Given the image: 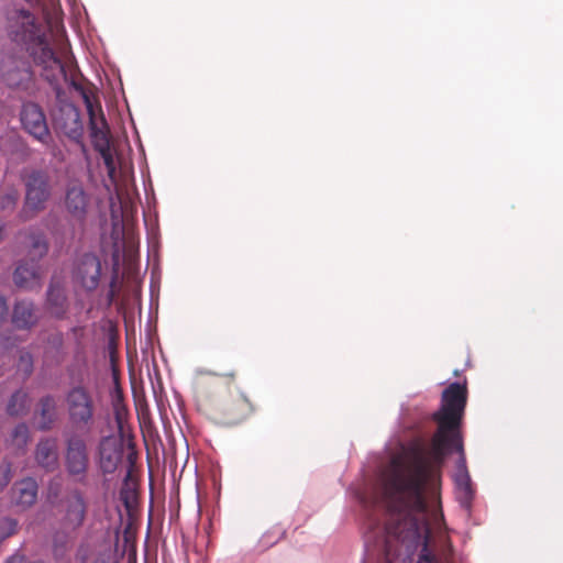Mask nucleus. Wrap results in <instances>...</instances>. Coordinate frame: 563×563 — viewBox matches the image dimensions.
Wrapping results in <instances>:
<instances>
[{
    "mask_svg": "<svg viewBox=\"0 0 563 563\" xmlns=\"http://www.w3.org/2000/svg\"><path fill=\"white\" fill-rule=\"evenodd\" d=\"M459 453L454 476L470 475L463 448L459 441L448 439L439 450L431 439L430 448L420 442L412 443L404 454L394 455L383 473L384 504V554L388 563L406 552L424 544L430 534L428 505L424 487L438 476L445 456Z\"/></svg>",
    "mask_w": 563,
    "mask_h": 563,
    "instance_id": "nucleus-1",
    "label": "nucleus"
},
{
    "mask_svg": "<svg viewBox=\"0 0 563 563\" xmlns=\"http://www.w3.org/2000/svg\"><path fill=\"white\" fill-rule=\"evenodd\" d=\"M8 34L12 42L25 48L34 63L44 68L56 67L64 73V65L47 40V27L33 13L14 9L8 13Z\"/></svg>",
    "mask_w": 563,
    "mask_h": 563,
    "instance_id": "nucleus-2",
    "label": "nucleus"
},
{
    "mask_svg": "<svg viewBox=\"0 0 563 563\" xmlns=\"http://www.w3.org/2000/svg\"><path fill=\"white\" fill-rule=\"evenodd\" d=\"M467 395L466 382L463 384L451 383L442 391L441 406L432 416L438 424V429L432 437L437 450L448 439L459 441V435L462 434L461 426L467 404Z\"/></svg>",
    "mask_w": 563,
    "mask_h": 563,
    "instance_id": "nucleus-3",
    "label": "nucleus"
},
{
    "mask_svg": "<svg viewBox=\"0 0 563 563\" xmlns=\"http://www.w3.org/2000/svg\"><path fill=\"white\" fill-rule=\"evenodd\" d=\"M22 180L25 187V198L19 218L21 221H29L46 209L53 187L48 173L42 169L25 173Z\"/></svg>",
    "mask_w": 563,
    "mask_h": 563,
    "instance_id": "nucleus-4",
    "label": "nucleus"
},
{
    "mask_svg": "<svg viewBox=\"0 0 563 563\" xmlns=\"http://www.w3.org/2000/svg\"><path fill=\"white\" fill-rule=\"evenodd\" d=\"M207 415L218 423L234 426L245 420L253 406L243 394L216 395L203 402Z\"/></svg>",
    "mask_w": 563,
    "mask_h": 563,
    "instance_id": "nucleus-5",
    "label": "nucleus"
},
{
    "mask_svg": "<svg viewBox=\"0 0 563 563\" xmlns=\"http://www.w3.org/2000/svg\"><path fill=\"white\" fill-rule=\"evenodd\" d=\"M26 238L31 242V249L29 250L30 260L19 263L14 271L13 279L18 287L33 289L41 285L42 272L38 262L47 254L48 242L43 232L35 230H29Z\"/></svg>",
    "mask_w": 563,
    "mask_h": 563,
    "instance_id": "nucleus-6",
    "label": "nucleus"
},
{
    "mask_svg": "<svg viewBox=\"0 0 563 563\" xmlns=\"http://www.w3.org/2000/svg\"><path fill=\"white\" fill-rule=\"evenodd\" d=\"M68 420L78 430L90 431L95 423L96 404L90 389L78 384L65 394Z\"/></svg>",
    "mask_w": 563,
    "mask_h": 563,
    "instance_id": "nucleus-7",
    "label": "nucleus"
},
{
    "mask_svg": "<svg viewBox=\"0 0 563 563\" xmlns=\"http://www.w3.org/2000/svg\"><path fill=\"white\" fill-rule=\"evenodd\" d=\"M85 102L89 115V129L93 148L100 154L109 178L114 181L117 166L111 150L110 131L107 120L100 106H98L99 114H97L88 97H85Z\"/></svg>",
    "mask_w": 563,
    "mask_h": 563,
    "instance_id": "nucleus-8",
    "label": "nucleus"
},
{
    "mask_svg": "<svg viewBox=\"0 0 563 563\" xmlns=\"http://www.w3.org/2000/svg\"><path fill=\"white\" fill-rule=\"evenodd\" d=\"M64 466L66 473L78 483H84L90 467L87 440L78 433L64 434Z\"/></svg>",
    "mask_w": 563,
    "mask_h": 563,
    "instance_id": "nucleus-9",
    "label": "nucleus"
},
{
    "mask_svg": "<svg viewBox=\"0 0 563 563\" xmlns=\"http://www.w3.org/2000/svg\"><path fill=\"white\" fill-rule=\"evenodd\" d=\"M88 507L84 493L79 489H74L62 501L59 527L75 532L79 530L87 519Z\"/></svg>",
    "mask_w": 563,
    "mask_h": 563,
    "instance_id": "nucleus-10",
    "label": "nucleus"
},
{
    "mask_svg": "<svg viewBox=\"0 0 563 563\" xmlns=\"http://www.w3.org/2000/svg\"><path fill=\"white\" fill-rule=\"evenodd\" d=\"M20 120L23 129L35 140L47 144L51 133L42 108L34 102H25L22 106Z\"/></svg>",
    "mask_w": 563,
    "mask_h": 563,
    "instance_id": "nucleus-11",
    "label": "nucleus"
},
{
    "mask_svg": "<svg viewBox=\"0 0 563 563\" xmlns=\"http://www.w3.org/2000/svg\"><path fill=\"white\" fill-rule=\"evenodd\" d=\"M55 128L73 141H79L84 134L80 112L73 103H62L53 114Z\"/></svg>",
    "mask_w": 563,
    "mask_h": 563,
    "instance_id": "nucleus-12",
    "label": "nucleus"
},
{
    "mask_svg": "<svg viewBox=\"0 0 563 563\" xmlns=\"http://www.w3.org/2000/svg\"><path fill=\"white\" fill-rule=\"evenodd\" d=\"M1 76L7 86L13 89L29 91L34 86L33 71L24 60H7L2 65Z\"/></svg>",
    "mask_w": 563,
    "mask_h": 563,
    "instance_id": "nucleus-13",
    "label": "nucleus"
},
{
    "mask_svg": "<svg viewBox=\"0 0 563 563\" xmlns=\"http://www.w3.org/2000/svg\"><path fill=\"white\" fill-rule=\"evenodd\" d=\"M122 441L113 435L101 438L98 444V464L103 475L113 474L123 461Z\"/></svg>",
    "mask_w": 563,
    "mask_h": 563,
    "instance_id": "nucleus-14",
    "label": "nucleus"
},
{
    "mask_svg": "<svg viewBox=\"0 0 563 563\" xmlns=\"http://www.w3.org/2000/svg\"><path fill=\"white\" fill-rule=\"evenodd\" d=\"M101 274V263L92 253L81 255L75 266L74 277L87 290L98 287Z\"/></svg>",
    "mask_w": 563,
    "mask_h": 563,
    "instance_id": "nucleus-15",
    "label": "nucleus"
},
{
    "mask_svg": "<svg viewBox=\"0 0 563 563\" xmlns=\"http://www.w3.org/2000/svg\"><path fill=\"white\" fill-rule=\"evenodd\" d=\"M64 206L71 219L84 223L90 206V197L80 184H70L66 188Z\"/></svg>",
    "mask_w": 563,
    "mask_h": 563,
    "instance_id": "nucleus-16",
    "label": "nucleus"
},
{
    "mask_svg": "<svg viewBox=\"0 0 563 563\" xmlns=\"http://www.w3.org/2000/svg\"><path fill=\"white\" fill-rule=\"evenodd\" d=\"M46 309L56 319H64L68 311L65 285L56 277L51 279L46 292Z\"/></svg>",
    "mask_w": 563,
    "mask_h": 563,
    "instance_id": "nucleus-17",
    "label": "nucleus"
},
{
    "mask_svg": "<svg viewBox=\"0 0 563 563\" xmlns=\"http://www.w3.org/2000/svg\"><path fill=\"white\" fill-rule=\"evenodd\" d=\"M34 459L41 468L54 472L58 467L57 439L54 437L41 438L35 446Z\"/></svg>",
    "mask_w": 563,
    "mask_h": 563,
    "instance_id": "nucleus-18",
    "label": "nucleus"
},
{
    "mask_svg": "<svg viewBox=\"0 0 563 563\" xmlns=\"http://www.w3.org/2000/svg\"><path fill=\"white\" fill-rule=\"evenodd\" d=\"M36 428L40 431H49L58 420L57 401L53 395L43 396L37 402L35 411Z\"/></svg>",
    "mask_w": 563,
    "mask_h": 563,
    "instance_id": "nucleus-19",
    "label": "nucleus"
},
{
    "mask_svg": "<svg viewBox=\"0 0 563 563\" xmlns=\"http://www.w3.org/2000/svg\"><path fill=\"white\" fill-rule=\"evenodd\" d=\"M11 319L16 329L30 330L37 324L40 317L33 301L20 300L13 307Z\"/></svg>",
    "mask_w": 563,
    "mask_h": 563,
    "instance_id": "nucleus-20",
    "label": "nucleus"
},
{
    "mask_svg": "<svg viewBox=\"0 0 563 563\" xmlns=\"http://www.w3.org/2000/svg\"><path fill=\"white\" fill-rule=\"evenodd\" d=\"M76 532L62 528L52 534V554L54 560L59 562H69V554L74 548Z\"/></svg>",
    "mask_w": 563,
    "mask_h": 563,
    "instance_id": "nucleus-21",
    "label": "nucleus"
},
{
    "mask_svg": "<svg viewBox=\"0 0 563 563\" xmlns=\"http://www.w3.org/2000/svg\"><path fill=\"white\" fill-rule=\"evenodd\" d=\"M37 489L38 486L34 478H23L13 485L11 489L12 500L16 506L29 508L37 499Z\"/></svg>",
    "mask_w": 563,
    "mask_h": 563,
    "instance_id": "nucleus-22",
    "label": "nucleus"
},
{
    "mask_svg": "<svg viewBox=\"0 0 563 563\" xmlns=\"http://www.w3.org/2000/svg\"><path fill=\"white\" fill-rule=\"evenodd\" d=\"M29 441L30 429L22 422L14 427L5 442L7 446L10 448L15 455H22L25 453Z\"/></svg>",
    "mask_w": 563,
    "mask_h": 563,
    "instance_id": "nucleus-23",
    "label": "nucleus"
},
{
    "mask_svg": "<svg viewBox=\"0 0 563 563\" xmlns=\"http://www.w3.org/2000/svg\"><path fill=\"white\" fill-rule=\"evenodd\" d=\"M30 409V396L23 390L19 389L12 394L7 405V412L12 417H20L27 413Z\"/></svg>",
    "mask_w": 563,
    "mask_h": 563,
    "instance_id": "nucleus-24",
    "label": "nucleus"
},
{
    "mask_svg": "<svg viewBox=\"0 0 563 563\" xmlns=\"http://www.w3.org/2000/svg\"><path fill=\"white\" fill-rule=\"evenodd\" d=\"M454 482L459 492V500L461 505L470 509L474 497L472 482L470 475L454 476Z\"/></svg>",
    "mask_w": 563,
    "mask_h": 563,
    "instance_id": "nucleus-25",
    "label": "nucleus"
},
{
    "mask_svg": "<svg viewBox=\"0 0 563 563\" xmlns=\"http://www.w3.org/2000/svg\"><path fill=\"white\" fill-rule=\"evenodd\" d=\"M19 192L15 188L0 189V210L4 213H11L18 203Z\"/></svg>",
    "mask_w": 563,
    "mask_h": 563,
    "instance_id": "nucleus-26",
    "label": "nucleus"
},
{
    "mask_svg": "<svg viewBox=\"0 0 563 563\" xmlns=\"http://www.w3.org/2000/svg\"><path fill=\"white\" fill-rule=\"evenodd\" d=\"M18 369L29 377L33 372V356L27 351H22L18 362Z\"/></svg>",
    "mask_w": 563,
    "mask_h": 563,
    "instance_id": "nucleus-27",
    "label": "nucleus"
},
{
    "mask_svg": "<svg viewBox=\"0 0 563 563\" xmlns=\"http://www.w3.org/2000/svg\"><path fill=\"white\" fill-rule=\"evenodd\" d=\"M285 536V530L277 528L276 531H267L262 537L264 545L269 547L278 542Z\"/></svg>",
    "mask_w": 563,
    "mask_h": 563,
    "instance_id": "nucleus-28",
    "label": "nucleus"
},
{
    "mask_svg": "<svg viewBox=\"0 0 563 563\" xmlns=\"http://www.w3.org/2000/svg\"><path fill=\"white\" fill-rule=\"evenodd\" d=\"M114 418L119 427L122 426L124 416L126 413L125 407L121 404L120 397L113 402Z\"/></svg>",
    "mask_w": 563,
    "mask_h": 563,
    "instance_id": "nucleus-29",
    "label": "nucleus"
},
{
    "mask_svg": "<svg viewBox=\"0 0 563 563\" xmlns=\"http://www.w3.org/2000/svg\"><path fill=\"white\" fill-rule=\"evenodd\" d=\"M12 477L11 464L8 463L0 467V489L5 487Z\"/></svg>",
    "mask_w": 563,
    "mask_h": 563,
    "instance_id": "nucleus-30",
    "label": "nucleus"
},
{
    "mask_svg": "<svg viewBox=\"0 0 563 563\" xmlns=\"http://www.w3.org/2000/svg\"><path fill=\"white\" fill-rule=\"evenodd\" d=\"M1 527L3 528V536L10 537L16 532L18 522L12 518H5L1 521Z\"/></svg>",
    "mask_w": 563,
    "mask_h": 563,
    "instance_id": "nucleus-31",
    "label": "nucleus"
},
{
    "mask_svg": "<svg viewBox=\"0 0 563 563\" xmlns=\"http://www.w3.org/2000/svg\"><path fill=\"white\" fill-rule=\"evenodd\" d=\"M51 341L57 350H59L63 345V336L60 333L54 334Z\"/></svg>",
    "mask_w": 563,
    "mask_h": 563,
    "instance_id": "nucleus-32",
    "label": "nucleus"
},
{
    "mask_svg": "<svg viewBox=\"0 0 563 563\" xmlns=\"http://www.w3.org/2000/svg\"><path fill=\"white\" fill-rule=\"evenodd\" d=\"M115 278H113L110 285V290L108 292L109 302H112L115 297Z\"/></svg>",
    "mask_w": 563,
    "mask_h": 563,
    "instance_id": "nucleus-33",
    "label": "nucleus"
},
{
    "mask_svg": "<svg viewBox=\"0 0 563 563\" xmlns=\"http://www.w3.org/2000/svg\"><path fill=\"white\" fill-rule=\"evenodd\" d=\"M24 558L22 555H12L10 556L5 563H23Z\"/></svg>",
    "mask_w": 563,
    "mask_h": 563,
    "instance_id": "nucleus-34",
    "label": "nucleus"
},
{
    "mask_svg": "<svg viewBox=\"0 0 563 563\" xmlns=\"http://www.w3.org/2000/svg\"><path fill=\"white\" fill-rule=\"evenodd\" d=\"M235 376H236V373H235V372H230V373H228V374H225V375H224V377H228V378H230L231 380H233V379L235 378Z\"/></svg>",
    "mask_w": 563,
    "mask_h": 563,
    "instance_id": "nucleus-35",
    "label": "nucleus"
},
{
    "mask_svg": "<svg viewBox=\"0 0 563 563\" xmlns=\"http://www.w3.org/2000/svg\"><path fill=\"white\" fill-rule=\"evenodd\" d=\"M3 108V103L0 101V114L2 113Z\"/></svg>",
    "mask_w": 563,
    "mask_h": 563,
    "instance_id": "nucleus-36",
    "label": "nucleus"
}]
</instances>
